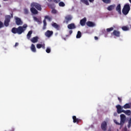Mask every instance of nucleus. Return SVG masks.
<instances>
[{
    "label": "nucleus",
    "mask_w": 131,
    "mask_h": 131,
    "mask_svg": "<svg viewBox=\"0 0 131 131\" xmlns=\"http://www.w3.org/2000/svg\"><path fill=\"white\" fill-rule=\"evenodd\" d=\"M26 28H27V25L24 24L23 26H19L18 28H13L11 30V32L14 34H22L26 30Z\"/></svg>",
    "instance_id": "1"
},
{
    "label": "nucleus",
    "mask_w": 131,
    "mask_h": 131,
    "mask_svg": "<svg viewBox=\"0 0 131 131\" xmlns=\"http://www.w3.org/2000/svg\"><path fill=\"white\" fill-rule=\"evenodd\" d=\"M116 108L117 109V112H121L122 111H124V109H130V103H126L123 106L118 104L116 106Z\"/></svg>",
    "instance_id": "2"
},
{
    "label": "nucleus",
    "mask_w": 131,
    "mask_h": 131,
    "mask_svg": "<svg viewBox=\"0 0 131 131\" xmlns=\"http://www.w3.org/2000/svg\"><path fill=\"white\" fill-rule=\"evenodd\" d=\"M130 11V6L128 4L124 5V7L122 9V12L123 15H126Z\"/></svg>",
    "instance_id": "3"
},
{
    "label": "nucleus",
    "mask_w": 131,
    "mask_h": 131,
    "mask_svg": "<svg viewBox=\"0 0 131 131\" xmlns=\"http://www.w3.org/2000/svg\"><path fill=\"white\" fill-rule=\"evenodd\" d=\"M11 21V15H6L5 16V19L4 20V25L6 27H8L10 25V22Z\"/></svg>",
    "instance_id": "4"
},
{
    "label": "nucleus",
    "mask_w": 131,
    "mask_h": 131,
    "mask_svg": "<svg viewBox=\"0 0 131 131\" xmlns=\"http://www.w3.org/2000/svg\"><path fill=\"white\" fill-rule=\"evenodd\" d=\"M31 7L36 8L38 11L41 10V6L38 3L33 2L31 4Z\"/></svg>",
    "instance_id": "5"
},
{
    "label": "nucleus",
    "mask_w": 131,
    "mask_h": 131,
    "mask_svg": "<svg viewBox=\"0 0 131 131\" xmlns=\"http://www.w3.org/2000/svg\"><path fill=\"white\" fill-rule=\"evenodd\" d=\"M120 116L121 126H123V124L125 123V120H126V117L124 114H121Z\"/></svg>",
    "instance_id": "6"
},
{
    "label": "nucleus",
    "mask_w": 131,
    "mask_h": 131,
    "mask_svg": "<svg viewBox=\"0 0 131 131\" xmlns=\"http://www.w3.org/2000/svg\"><path fill=\"white\" fill-rule=\"evenodd\" d=\"M72 20V16L70 15H67L65 17V20L63 21V23L68 24L69 22H70Z\"/></svg>",
    "instance_id": "7"
},
{
    "label": "nucleus",
    "mask_w": 131,
    "mask_h": 131,
    "mask_svg": "<svg viewBox=\"0 0 131 131\" xmlns=\"http://www.w3.org/2000/svg\"><path fill=\"white\" fill-rule=\"evenodd\" d=\"M118 114H120V113H124L126 115H127L128 116H129L131 114V111L130 110H124V111H121V112L119 113V112H117Z\"/></svg>",
    "instance_id": "8"
},
{
    "label": "nucleus",
    "mask_w": 131,
    "mask_h": 131,
    "mask_svg": "<svg viewBox=\"0 0 131 131\" xmlns=\"http://www.w3.org/2000/svg\"><path fill=\"white\" fill-rule=\"evenodd\" d=\"M101 127L102 130H104V131L107 130V122H106V121H103L101 123Z\"/></svg>",
    "instance_id": "9"
},
{
    "label": "nucleus",
    "mask_w": 131,
    "mask_h": 131,
    "mask_svg": "<svg viewBox=\"0 0 131 131\" xmlns=\"http://www.w3.org/2000/svg\"><path fill=\"white\" fill-rule=\"evenodd\" d=\"M15 22H16V25H22V24H23V21H22V20H21V18H19V17H16L15 18Z\"/></svg>",
    "instance_id": "10"
},
{
    "label": "nucleus",
    "mask_w": 131,
    "mask_h": 131,
    "mask_svg": "<svg viewBox=\"0 0 131 131\" xmlns=\"http://www.w3.org/2000/svg\"><path fill=\"white\" fill-rule=\"evenodd\" d=\"M53 31H50L48 30L46 33H45V35L47 36V37H51L52 35H53Z\"/></svg>",
    "instance_id": "11"
},
{
    "label": "nucleus",
    "mask_w": 131,
    "mask_h": 131,
    "mask_svg": "<svg viewBox=\"0 0 131 131\" xmlns=\"http://www.w3.org/2000/svg\"><path fill=\"white\" fill-rule=\"evenodd\" d=\"M113 34L116 37H120V32L118 31L115 30L113 32Z\"/></svg>",
    "instance_id": "12"
},
{
    "label": "nucleus",
    "mask_w": 131,
    "mask_h": 131,
    "mask_svg": "<svg viewBox=\"0 0 131 131\" xmlns=\"http://www.w3.org/2000/svg\"><path fill=\"white\" fill-rule=\"evenodd\" d=\"M116 11L120 14V15H121V5L120 4H118L116 8Z\"/></svg>",
    "instance_id": "13"
},
{
    "label": "nucleus",
    "mask_w": 131,
    "mask_h": 131,
    "mask_svg": "<svg viewBox=\"0 0 131 131\" xmlns=\"http://www.w3.org/2000/svg\"><path fill=\"white\" fill-rule=\"evenodd\" d=\"M30 11L32 14H34L35 15L38 14V11H37V10L34 7H31L30 8Z\"/></svg>",
    "instance_id": "14"
},
{
    "label": "nucleus",
    "mask_w": 131,
    "mask_h": 131,
    "mask_svg": "<svg viewBox=\"0 0 131 131\" xmlns=\"http://www.w3.org/2000/svg\"><path fill=\"white\" fill-rule=\"evenodd\" d=\"M85 22H86V18L84 17L80 20V24L81 26H84L85 25Z\"/></svg>",
    "instance_id": "15"
},
{
    "label": "nucleus",
    "mask_w": 131,
    "mask_h": 131,
    "mask_svg": "<svg viewBox=\"0 0 131 131\" xmlns=\"http://www.w3.org/2000/svg\"><path fill=\"white\" fill-rule=\"evenodd\" d=\"M86 25L87 26H88L89 27H94L95 26H96V25L95 24V23L89 21L86 23Z\"/></svg>",
    "instance_id": "16"
},
{
    "label": "nucleus",
    "mask_w": 131,
    "mask_h": 131,
    "mask_svg": "<svg viewBox=\"0 0 131 131\" xmlns=\"http://www.w3.org/2000/svg\"><path fill=\"white\" fill-rule=\"evenodd\" d=\"M68 28L69 29H75V28H76V27L75 26V25L74 24L72 23L68 25Z\"/></svg>",
    "instance_id": "17"
},
{
    "label": "nucleus",
    "mask_w": 131,
    "mask_h": 131,
    "mask_svg": "<svg viewBox=\"0 0 131 131\" xmlns=\"http://www.w3.org/2000/svg\"><path fill=\"white\" fill-rule=\"evenodd\" d=\"M30 40L31 42H33V43H35V42H37V41H38V37H34Z\"/></svg>",
    "instance_id": "18"
},
{
    "label": "nucleus",
    "mask_w": 131,
    "mask_h": 131,
    "mask_svg": "<svg viewBox=\"0 0 131 131\" xmlns=\"http://www.w3.org/2000/svg\"><path fill=\"white\" fill-rule=\"evenodd\" d=\"M73 120L74 123H78L79 121H80V119L76 118V116H73Z\"/></svg>",
    "instance_id": "19"
},
{
    "label": "nucleus",
    "mask_w": 131,
    "mask_h": 131,
    "mask_svg": "<svg viewBox=\"0 0 131 131\" xmlns=\"http://www.w3.org/2000/svg\"><path fill=\"white\" fill-rule=\"evenodd\" d=\"M114 8H115V4L110 5L107 7V10L108 11H112L113 10H114Z\"/></svg>",
    "instance_id": "20"
},
{
    "label": "nucleus",
    "mask_w": 131,
    "mask_h": 131,
    "mask_svg": "<svg viewBox=\"0 0 131 131\" xmlns=\"http://www.w3.org/2000/svg\"><path fill=\"white\" fill-rule=\"evenodd\" d=\"M52 26H53V27H54V28H55L57 30H59V28L60 27L59 26V25L57 24V23H54L52 24Z\"/></svg>",
    "instance_id": "21"
},
{
    "label": "nucleus",
    "mask_w": 131,
    "mask_h": 131,
    "mask_svg": "<svg viewBox=\"0 0 131 131\" xmlns=\"http://www.w3.org/2000/svg\"><path fill=\"white\" fill-rule=\"evenodd\" d=\"M31 50L32 52H33V53H35V52H36V49L35 48V46H34V44L31 45Z\"/></svg>",
    "instance_id": "22"
},
{
    "label": "nucleus",
    "mask_w": 131,
    "mask_h": 131,
    "mask_svg": "<svg viewBox=\"0 0 131 131\" xmlns=\"http://www.w3.org/2000/svg\"><path fill=\"white\" fill-rule=\"evenodd\" d=\"M32 34V30L29 31L27 35V37L28 39H30Z\"/></svg>",
    "instance_id": "23"
},
{
    "label": "nucleus",
    "mask_w": 131,
    "mask_h": 131,
    "mask_svg": "<svg viewBox=\"0 0 131 131\" xmlns=\"http://www.w3.org/2000/svg\"><path fill=\"white\" fill-rule=\"evenodd\" d=\"M80 2H81V3H83V4H84L86 6L90 5V3H89V1L88 0H80Z\"/></svg>",
    "instance_id": "24"
},
{
    "label": "nucleus",
    "mask_w": 131,
    "mask_h": 131,
    "mask_svg": "<svg viewBox=\"0 0 131 131\" xmlns=\"http://www.w3.org/2000/svg\"><path fill=\"white\" fill-rule=\"evenodd\" d=\"M43 26L42 29L43 30H45V29H46L47 28V21L46 20V19H43Z\"/></svg>",
    "instance_id": "25"
},
{
    "label": "nucleus",
    "mask_w": 131,
    "mask_h": 131,
    "mask_svg": "<svg viewBox=\"0 0 131 131\" xmlns=\"http://www.w3.org/2000/svg\"><path fill=\"white\" fill-rule=\"evenodd\" d=\"M102 1L104 4H106V5L111 4V0H102Z\"/></svg>",
    "instance_id": "26"
},
{
    "label": "nucleus",
    "mask_w": 131,
    "mask_h": 131,
    "mask_svg": "<svg viewBox=\"0 0 131 131\" xmlns=\"http://www.w3.org/2000/svg\"><path fill=\"white\" fill-rule=\"evenodd\" d=\"M81 37V32L80 31H78L76 35L77 38H80Z\"/></svg>",
    "instance_id": "27"
},
{
    "label": "nucleus",
    "mask_w": 131,
    "mask_h": 131,
    "mask_svg": "<svg viewBox=\"0 0 131 131\" xmlns=\"http://www.w3.org/2000/svg\"><path fill=\"white\" fill-rule=\"evenodd\" d=\"M114 30V28H113V27H111V28L106 29V32H111V31H113V30Z\"/></svg>",
    "instance_id": "28"
},
{
    "label": "nucleus",
    "mask_w": 131,
    "mask_h": 131,
    "mask_svg": "<svg viewBox=\"0 0 131 131\" xmlns=\"http://www.w3.org/2000/svg\"><path fill=\"white\" fill-rule=\"evenodd\" d=\"M59 7H65V3H64L63 2H60L59 3Z\"/></svg>",
    "instance_id": "29"
},
{
    "label": "nucleus",
    "mask_w": 131,
    "mask_h": 131,
    "mask_svg": "<svg viewBox=\"0 0 131 131\" xmlns=\"http://www.w3.org/2000/svg\"><path fill=\"white\" fill-rule=\"evenodd\" d=\"M46 19H47L48 20H49V21H52L51 17H50L49 15H46L45 16V19L46 20Z\"/></svg>",
    "instance_id": "30"
},
{
    "label": "nucleus",
    "mask_w": 131,
    "mask_h": 131,
    "mask_svg": "<svg viewBox=\"0 0 131 131\" xmlns=\"http://www.w3.org/2000/svg\"><path fill=\"white\" fill-rule=\"evenodd\" d=\"M122 29L124 31H127V30H128V28H127V27L126 26H123V27H122Z\"/></svg>",
    "instance_id": "31"
},
{
    "label": "nucleus",
    "mask_w": 131,
    "mask_h": 131,
    "mask_svg": "<svg viewBox=\"0 0 131 131\" xmlns=\"http://www.w3.org/2000/svg\"><path fill=\"white\" fill-rule=\"evenodd\" d=\"M24 14H25V15H27L29 13V11H28V9L25 8L24 10Z\"/></svg>",
    "instance_id": "32"
},
{
    "label": "nucleus",
    "mask_w": 131,
    "mask_h": 131,
    "mask_svg": "<svg viewBox=\"0 0 131 131\" xmlns=\"http://www.w3.org/2000/svg\"><path fill=\"white\" fill-rule=\"evenodd\" d=\"M46 53L50 54V53H51V48L48 47L46 49Z\"/></svg>",
    "instance_id": "33"
},
{
    "label": "nucleus",
    "mask_w": 131,
    "mask_h": 131,
    "mask_svg": "<svg viewBox=\"0 0 131 131\" xmlns=\"http://www.w3.org/2000/svg\"><path fill=\"white\" fill-rule=\"evenodd\" d=\"M42 47V45L41 44H37L36 45V48L37 49H40Z\"/></svg>",
    "instance_id": "34"
},
{
    "label": "nucleus",
    "mask_w": 131,
    "mask_h": 131,
    "mask_svg": "<svg viewBox=\"0 0 131 131\" xmlns=\"http://www.w3.org/2000/svg\"><path fill=\"white\" fill-rule=\"evenodd\" d=\"M115 123H116V124H117V125H121V124H120V123H119L118 122H117V121L116 120H114Z\"/></svg>",
    "instance_id": "35"
},
{
    "label": "nucleus",
    "mask_w": 131,
    "mask_h": 131,
    "mask_svg": "<svg viewBox=\"0 0 131 131\" xmlns=\"http://www.w3.org/2000/svg\"><path fill=\"white\" fill-rule=\"evenodd\" d=\"M3 27H4V23L2 21H0V29L1 28H3Z\"/></svg>",
    "instance_id": "36"
},
{
    "label": "nucleus",
    "mask_w": 131,
    "mask_h": 131,
    "mask_svg": "<svg viewBox=\"0 0 131 131\" xmlns=\"http://www.w3.org/2000/svg\"><path fill=\"white\" fill-rule=\"evenodd\" d=\"M52 14H56L57 13V11L55 9H53L52 11Z\"/></svg>",
    "instance_id": "37"
},
{
    "label": "nucleus",
    "mask_w": 131,
    "mask_h": 131,
    "mask_svg": "<svg viewBox=\"0 0 131 131\" xmlns=\"http://www.w3.org/2000/svg\"><path fill=\"white\" fill-rule=\"evenodd\" d=\"M118 99L119 100L120 103H121L122 102V99L120 97H118Z\"/></svg>",
    "instance_id": "38"
},
{
    "label": "nucleus",
    "mask_w": 131,
    "mask_h": 131,
    "mask_svg": "<svg viewBox=\"0 0 131 131\" xmlns=\"http://www.w3.org/2000/svg\"><path fill=\"white\" fill-rule=\"evenodd\" d=\"M34 20H35V21H36L37 22H38V18H37V17L34 16Z\"/></svg>",
    "instance_id": "39"
},
{
    "label": "nucleus",
    "mask_w": 131,
    "mask_h": 131,
    "mask_svg": "<svg viewBox=\"0 0 131 131\" xmlns=\"http://www.w3.org/2000/svg\"><path fill=\"white\" fill-rule=\"evenodd\" d=\"M130 126H131V123H130L129 122H128V125H127V127H128V128H129V127H130Z\"/></svg>",
    "instance_id": "40"
},
{
    "label": "nucleus",
    "mask_w": 131,
    "mask_h": 131,
    "mask_svg": "<svg viewBox=\"0 0 131 131\" xmlns=\"http://www.w3.org/2000/svg\"><path fill=\"white\" fill-rule=\"evenodd\" d=\"M18 46H19V43H18V42H16L15 43V46H14V47H18Z\"/></svg>",
    "instance_id": "41"
},
{
    "label": "nucleus",
    "mask_w": 131,
    "mask_h": 131,
    "mask_svg": "<svg viewBox=\"0 0 131 131\" xmlns=\"http://www.w3.org/2000/svg\"><path fill=\"white\" fill-rule=\"evenodd\" d=\"M41 48H42V49H45L46 48L45 44L42 45Z\"/></svg>",
    "instance_id": "42"
},
{
    "label": "nucleus",
    "mask_w": 131,
    "mask_h": 131,
    "mask_svg": "<svg viewBox=\"0 0 131 131\" xmlns=\"http://www.w3.org/2000/svg\"><path fill=\"white\" fill-rule=\"evenodd\" d=\"M123 130H124V131H128V130H127V128H126V127H125L124 128Z\"/></svg>",
    "instance_id": "43"
},
{
    "label": "nucleus",
    "mask_w": 131,
    "mask_h": 131,
    "mask_svg": "<svg viewBox=\"0 0 131 131\" xmlns=\"http://www.w3.org/2000/svg\"><path fill=\"white\" fill-rule=\"evenodd\" d=\"M55 3H58L60 2V0H54Z\"/></svg>",
    "instance_id": "44"
},
{
    "label": "nucleus",
    "mask_w": 131,
    "mask_h": 131,
    "mask_svg": "<svg viewBox=\"0 0 131 131\" xmlns=\"http://www.w3.org/2000/svg\"><path fill=\"white\" fill-rule=\"evenodd\" d=\"M72 32H73V31L72 30H70L69 31V34H72Z\"/></svg>",
    "instance_id": "45"
},
{
    "label": "nucleus",
    "mask_w": 131,
    "mask_h": 131,
    "mask_svg": "<svg viewBox=\"0 0 131 131\" xmlns=\"http://www.w3.org/2000/svg\"><path fill=\"white\" fill-rule=\"evenodd\" d=\"M114 116H117V113L115 112V113H114Z\"/></svg>",
    "instance_id": "46"
},
{
    "label": "nucleus",
    "mask_w": 131,
    "mask_h": 131,
    "mask_svg": "<svg viewBox=\"0 0 131 131\" xmlns=\"http://www.w3.org/2000/svg\"><path fill=\"white\" fill-rule=\"evenodd\" d=\"M94 38H95V40H97L98 38L97 36H95Z\"/></svg>",
    "instance_id": "47"
},
{
    "label": "nucleus",
    "mask_w": 131,
    "mask_h": 131,
    "mask_svg": "<svg viewBox=\"0 0 131 131\" xmlns=\"http://www.w3.org/2000/svg\"><path fill=\"white\" fill-rule=\"evenodd\" d=\"M89 2L90 3H93L94 2V0H89Z\"/></svg>",
    "instance_id": "48"
},
{
    "label": "nucleus",
    "mask_w": 131,
    "mask_h": 131,
    "mask_svg": "<svg viewBox=\"0 0 131 131\" xmlns=\"http://www.w3.org/2000/svg\"><path fill=\"white\" fill-rule=\"evenodd\" d=\"M128 122L131 123V118L129 119V120L128 121Z\"/></svg>",
    "instance_id": "49"
},
{
    "label": "nucleus",
    "mask_w": 131,
    "mask_h": 131,
    "mask_svg": "<svg viewBox=\"0 0 131 131\" xmlns=\"http://www.w3.org/2000/svg\"><path fill=\"white\" fill-rule=\"evenodd\" d=\"M4 1V2H8V1H9V0H3Z\"/></svg>",
    "instance_id": "50"
},
{
    "label": "nucleus",
    "mask_w": 131,
    "mask_h": 131,
    "mask_svg": "<svg viewBox=\"0 0 131 131\" xmlns=\"http://www.w3.org/2000/svg\"><path fill=\"white\" fill-rule=\"evenodd\" d=\"M48 2H52V0H48Z\"/></svg>",
    "instance_id": "51"
},
{
    "label": "nucleus",
    "mask_w": 131,
    "mask_h": 131,
    "mask_svg": "<svg viewBox=\"0 0 131 131\" xmlns=\"http://www.w3.org/2000/svg\"><path fill=\"white\" fill-rule=\"evenodd\" d=\"M108 131H111V129H109Z\"/></svg>",
    "instance_id": "52"
},
{
    "label": "nucleus",
    "mask_w": 131,
    "mask_h": 131,
    "mask_svg": "<svg viewBox=\"0 0 131 131\" xmlns=\"http://www.w3.org/2000/svg\"><path fill=\"white\" fill-rule=\"evenodd\" d=\"M128 1H129V3H131V0H128Z\"/></svg>",
    "instance_id": "53"
},
{
    "label": "nucleus",
    "mask_w": 131,
    "mask_h": 131,
    "mask_svg": "<svg viewBox=\"0 0 131 131\" xmlns=\"http://www.w3.org/2000/svg\"><path fill=\"white\" fill-rule=\"evenodd\" d=\"M11 17H13V14H11Z\"/></svg>",
    "instance_id": "54"
}]
</instances>
